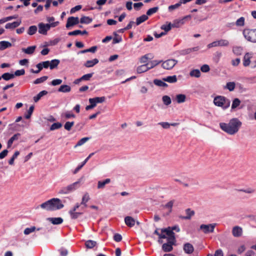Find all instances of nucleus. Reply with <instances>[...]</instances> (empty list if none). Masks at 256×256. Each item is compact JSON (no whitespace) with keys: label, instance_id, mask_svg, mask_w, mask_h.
<instances>
[{"label":"nucleus","instance_id":"obj_1","mask_svg":"<svg viewBox=\"0 0 256 256\" xmlns=\"http://www.w3.org/2000/svg\"><path fill=\"white\" fill-rule=\"evenodd\" d=\"M242 125V122L238 118L231 119L228 123L220 122V126L225 132L230 135L236 134Z\"/></svg>","mask_w":256,"mask_h":256},{"label":"nucleus","instance_id":"obj_2","mask_svg":"<svg viewBox=\"0 0 256 256\" xmlns=\"http://www.w3.org/2000/svg\"><path fill=\"white\" fill-rule=\"evenodd\" d=\"M40 206L48 211H54L62 208L64 206L60 199L53 198L42 204Z\"/></svg>","mask_w":256,"mask_h":256},{"label":"nucleus","instance_id":"obj_3","mask_svg":"<svg viewBox=\"0 0 256 256\" xmlns=\"http://www.w3.org/2000/svg\"><path fill=\"white\" fill-rule=\"evenodd\" d=\"M214 104L215 106L225 110L230 106V101L224 96H218L214 98Z\"/></svg>","mask_w":256,"mask_h":256},{"label":"nucleus","instance_id":"obj_4","mask_svg":"<svg viewBox=\"0 0 256 256\" xmlns=\"http://www.w3.org/2000/svg\"><path fill=\"white\" fill-rule=\"evenodd\" d=\"M80 179L77 182H76L72 184H70L62 188L58 192V194H70L76 189H78L80 186Z\"/></svg>","mask_w":256,"mask_h":256},{"label":"nucleus","instance_id":"obj_5","mask_svg":"<svg viewBox=\"0 0 256 256\" xmlns=\"http://www.w3.org/2000/svg\"><path fill=\"white\" fill-rule=\"evenodd\" d=\"M59 22L58 21L51 24H44L42 22L39 23L38 24V32L40 34L46 35L47 32L50 28H54L58 26Z\"/></svg>","mask_w":256,"mask_h":256},{"label":"nucleus","instance_id":"obj_6","mask_svg":"<svg viewBox=\"0 0 256 256\" xmlns=\"http://www.w3.org/2000/svg\"><path fill=\"white\" fill-rule=\"evenodd\" d=\"M244 38L248 41L256 42V29L246 30L244 31Z\"/></svg>","mask_w":256,"mask_h":256},{"label":"nucleus","instance_id":"obj_7","mask_svg":"<svg viewBox=\"0 0 256 256\" xmlns=\"http://www.w3.org/2000/svg\"><path fill=\"white\" fill-rule=\"evenodd\" d=\"M173 230H176L177 232H179L180 231V229L179 227L177 226H175L172 227H168L166 228H164L163 232H166V236L168 237H170V240L172 242L176 239L174 233L173 232Z\"/></svg>","mask_w":256,"mask_h":256},{"label":"nucleus","instance_id":"obj_8","mask_svg":"<svg viewBox=\"0 0 256 256\" xmlns=\"http://www.w3.org/2000/svg\"><path fill=\"white\" fill-rule=\"evenodd\" d=\"M192 16L190 15H188L184 16L183 18L181 19L175 20H174L172 23L173 28L180 27L185 23L186 21L190 20Z\"/></svg>","mask_w":256,"mask_h":256},{"label":"nucleus","instance_id":"obj_9","mask_svg":"<svg viewBox=\"0 0 256 256\" xmlns=\"http://www.w3.org/2000/svg\"><path fill=\"white\" fill-rule=\"evenodd\" d=\"M216 224H202L200 226V229L203 230L204 234L213 232Z\"/></svg>","mask_w":256,"mask_h":256},{"label":"nucleus","instance_id":"obj_10","mask_svg":"<svg viewBox=\"0 0 256 256\" xmlns=\"http://www.w3.org/2000/svg\"><path fill=\"white\" fill-rule=\"evenodd\" d=\"M166 238H167L168 242L162 244V248L166 252H170L172 250V246L174 244L176 239L172 242L170 240V237L167 236Z\"/></svg>","mask_w":256,"mask_h":256},{"label":"nucleus","instance_id":"obj_11","mask_svg":"<svg viewBox=\"0 0 256 256\" xmlns=\"http://www.w3.org/2000/svg\"><path fill=\"white\" fill-rule=\"evenodd\" d=\"M177 60L173 59L168 60L162 64V67L166 70H170L176 64Z\"/></svg>","mask_w":256,"mask_h":256},{"label":"nucleus","instance_id":"obj_12","mask_svg":"<svg viewBox=\"0 0 256 256\" xmlns=\"http://www.w3.org/2000/svg\"><path fill=\"white\" fill-rule=\"evenodd\" d=\"M79 22V18L78 17L70 16L68 18L66 24V28H69L74 25L78 24Z\"/></svg>","mask_w":256,"mask_h":256},{"label":"nucleus","instance_id":"obj_13","mask_svg":"<svg viewBox=\"0 0 256 256\" xmlns=\"http://www.w3.org/2000/svg\"><path fill=\"white\" fill-rule=\"evenodd\" d=\"M232 234L234 237H240L242 235V229L239 226H235L232 228Z\"/></svg>","mask_w":256,"mask_h":256},{"label":"nucleus","instance_id":"obj_14","mask_svg":"<svg viewBox=\"0 0 256 256\" xmlns=\"http://www.w3.org/2000/svg\"><path fill=\"white\" fill-rule=\"evenodd\" d=\"M252 54L250 53H246L244 55L243 59V64L244 66H248L250 63V58L252 57Z\"/></svg>","mask_w":256,"mask_h":256},{"label":"nucleus","instance_id":"obj_15","mask_svg":"<svg viewBox=\"0 0 256 256\" xmlns=\"http://www.w3.org/2000/svg\"><path fill=\"white\" fill-rule=\"evenodd\" d=\"M154 58V56L152 54H148L143 56H142L140 59V61L141 63H143L144 64H147L148 60H152Z\"/></svg>","mask_w":256,"mask_h":256},{"label":"nucleus","instance_id":"obj_16","mask_svg":"<svg viewBox=\"0 0 256 256\" xmlns=\"http://www.w3.org/2000/svg\"><path fill=\"white\" fill-rule=\"evenodd\" d=\"M21 22V20H20L18 21L14 22L12 23H8L6 24L5 28L6 29H14L18 26L20 24Z\"/></svg>","mask_w":256,"mask_h":256},{"label":"nucleus","instance_id":"obj_17","mask_svg":"<svg viewBox=\"0 0 256 256\" xmlns=\"http://www.w3.org/2000/svg\"><path fill=\"white\" fill-rule=\"evenodd\" d=\"M106 97L102 96V97H95L94 98H90V100L92 101V102L94 104L95 106H96V104L98 103H102L106 101Z\"/></svg>","mask_w":256,"mask_h":256},{"label":"nucleus","instance_id":"obj_18","mask_svg":"<svg viewBox=\"0 0 256 256\" xmlns=\"http://www.w3.org/2000/svg\"><path fill=\"white\" fill-rule=\"evenodd\" d=\"M126 224L130 227H132L134 226L136 221L134 218L131 216H127L124 218Z\"/></svg>","mask_w":256,"mask_h":256},{"label":"nucleus","instance_id":"obj_19","mask_svg":"<svg viewBox=\"0 0 256 256\" xmlns=\"http://www.w3.org/2000/svg\"><path fill=\"white\" fill-rule=\"evenodd\" d=\"M184 250L186 254H192L194 250L192 245L190 243H186L184 245Z\"/></svg>","mask_w":256,"mask_h":256},{"label":"nucleus","instance_id":"obj_20","mask_svg":"<svg viewBox=\"0 0 256 256\" xmlns=\"http://www.w3.org/2000/svg\"><path fill=\"white\" fill-rule=\"evenodd\" d=\"M94 152H92L90 154V155L84 160L82 162V164L78 166L74 170V174H76L83 166H84L86 163V162L88 161V160L91 158L92 156L94 154Z\"/></svg>","mask_w":256,"mask_h":256},{"label":"nucleus","instance_id":"obj_21","mask_svg":"<svg viewBox=\"0 0 256 256\" xmlns=\"http://www.w3.org/2000/svg\"><path fill=\"white\" fill-rule=\"evenodd\" d=\"M47 220L53 224H60L63 222V219L61 218H49Z\"/></svg>","mask_w":256,"mask_h":256},{"label":"nucleus","instance_id":"obj_22","mask_svg":"<svg viewBox=\"0 0 256 256\" xmlns=\"http://www.w3.org/2000/svg\"><path fill=\"white\" fill-rule=\"evenodd\" d=\"M175 100L177 103H184L186 100V96L184 94H178L176 96Z\"/></svg>","mask_w":256,"mask_h":256},{"label":"nucleus","instance_id":"obj_23","mask_svg":"<svg viewBox=\"0 0 256 256\" xmlns=\"http://www.w3.org/2000/svg\"><path fill=\"white\" fill-rule=\"evenodd\" d=\"M173 28L172 26V24H171L170 22H166L165 24H162L160 26V28L164 30V32H166H166H168V31H170L172 28Z\"/></svg>","mask_w":256,"mask_h":256},{"label":"nucleus","instance_id":"obj_24","mask_svg":"<svg viewBox=\"0 0 256 256\" xmlns=\"http://www.w3.org/2000/svg\"><path fill=\"white\" fill-rule=\"evenodd\" d=\"M148 66H149V64H144L138 66L136 68L137 73L142 74L149 70Z\"/></svg>","mask_w":256,"mask_h":256},{"label":"nucleus","instance_id":"obj_25","mask_svg":"<svg viewBox=\"0 0 256 256\" xmlns=\"http://www.w3.org/2000/svg\"><path fill=\"white\" fill-rule=\"evenodd\" d=\"M71 90V88L70 86L66 84H63L60 86L59 88L58 89V92H69Z\"/></svg>","mask_w":256,"mask_h":256},{"label":"nucleus","instance_id":"obj_26","mask_svg":"<svg viewBox=\"0 0 256 256\" xmlns=\"http://www.w3.org/2000/svg\"><path fill=\"white\" fill-rule=\"evenodd\" d=\"M98 62V60L97 58H94L92 60H87L84 66L86 68H90L94 66L95 64Z\"/></svg>","mask_w":256,"mask_h":256},{"label":"nucleus","instance_id":"obj_27","mask_svg":"<svg viewBox=\"0 0 256 256\" xmlns=\"http://www.w3.org/2000/svg\"><path fill=\"white\" fill-rule=\"evenodd\" d=\"M12 44L8 41H1L0 42V50H2L7 48L11 47Z\"/></svg>","mask_w":256,"mask_h":256},{"label":"nucleus","instance_id":"obj_28","mask_svg":"<svg viewBox=\"0 0 256 256\" xmlns=\"http://www.w3.org/2000/svg\"><path fill=\"white\" fill-rule=\"evenodd\" d=\"M20 134L19 133H17L15 134H14L8 142V148H10L13 142L14 141V140H18L20 136Z\"/></svg>","mask_w":256,"mask_h":256},{"label":"nucleus","instance_id":"obj_29","mask_svg":"<svg viewBox=\"0 0 256 256\" xmlns=\"http://www.w3.org/2000/svg\"><path fill=\"white\" fill-rule=\"evenodd\" d=\"M148 19V16L146 14H143L140 17H138L136 19V25L138 26L142 22H145Z\"/></svg>","mask_w":256,"mask_h":256},{"label":"nucleus","instance_id":"obj_30","mask_svg":"<svg viewBox=\"0 0 256 256\" xmlns=\"http://www.w3.org/2000/svg\"><path fill=\"white\" fill-rule=\"evenodd\" d=\"M110 182V178H106L104 181H98V188H104L106 184H109Z\"/></svg>","mask_w":256,"mask_h":256},{"label":"nucleus","instance_id":"obj_31","mask_svg":"<svg viewBox=\"0 0 256 256\" xmlns=\"http://www.w3.org/2000/svg\"><path fill=\"white\" fill-rule=\"evenodd\" d=\"M186 216H181L180 218L184 220H190L191 217L194 215V210H190V208H188L186 210Z\"/></svg>","mask_w":256,"mask_h":256},{"label":"nucleus","instance_id":"obj_32","mask_svg":"<svg viewBox=\"0 0 256 256\" xmlns=\"http://www.w3.org/2000/svg\"><path fill=\"white\" fill-rule=\"evenodd\" d=\"M90 200V195L88 192H86L83 196L81 204L84 205L85 207L87 206L86 202Z\"/></svg>","mask_w":256,"mask_h":256},{"label":"nucleus","instance_id":"obj_33","mask_svg":"<svg viewBox=\"0 0 256 256\" xmlns=\"http://www.w3.org/2000/svg\"><path fill=\"white\" fill-rule=\"evenodd\" d=\"M166 81H164V78L162 80L156 79L154 80V83L156 86H162V87H167L168 84L165 82Z\"/></svg>","mask_w":256,"mask_h":256},{"label":"nucleus","instance_id":"obj_34","mask_svg":"<svg viewBox=\"0 0 256 256\" xmlns=\"http://www.w3.org/2000/svg\"><path fill=\"white\" fill-rule=\"evenodd\" d=\"M36 48V46H34L28 47L26 48H22V50L26 54H31L34 52Z\"/></svg>","mask_w":256,"mask_h":256},{"label":"nucleus","instance_id":"obj_35","mask_svg":"<svg viewBox=\"0 0 256 256\" xmlns=\"http://www.w3.org/2000/svg\"><path fill=\"white\" fill-rule=\"evenodd\" d=\"M236 87V84L234 82H228L226 85L224 86L225 89L228 90L230 92L233 91Z\"/></svg>","mask_w":256,"mask_h":256},{"label":"nucleus","instance_id":"obj_36","mask_svg":"<svg viewBox=\"0 0 256 256\" xmlns=\"http://www.w3.org/2000/svg\"><path fill=\"white\" fill-rule=\"evenodd\" d=\"M164 81H166L170 83H174L177 81V78L175 75L168 76L165 78H164Z\"/></svg>","mask_w":256,"mask_h":256},{"label":"nucleus","instance_id":"obj_37","mask_svg":"<svg viewBox=\"0 0 256 256\" xmlns=\"http://www.w3.org/2000/svg\"><path fill=\"white\" fill-rule=\"evenodd\" d=\"M96 242L92 240H86L85 242V246L88 248H92L96 245Z\"/></svg>","mask_w":256,"mask_h":256},{"label":"nucleus","instance_id":"obj_38","mask_svg":"<svg viewBox=\"0 0 256 256\" xmlns=\"http://www.w3.org/2000/svg\"><path fill=\"white\" fill-rule=\"evenodd\" d=\"M174 202V200H172L168 202L166 204L163 206L164 208L168 209V210L169 213L171 212Z\"/></svg>","mask_w":256,"mask_h":256},{"label":"nucleus","instance_id":"obj_39","mask_svg":"<svg viewBox=\"0 0 256 256\" xmlns=\"http://www.w3.org/2000/svg\"><path fill=\"white\" fill-rule=\"evenodd\" d=\"M0 77H2V78H3L4 80H8L10 79L14 78V74H13L6 72V73H4V74H2Z\"/></svg>","mask_w":256,"mask_h":256},{"label":"nucleus","instance_id":"obj_40","mask_svg":"<svg viewBox=\"0 0 256 256\" xmlns=\"http://www.w3.org/2000/svg\"><path fill=\"white\" fill-rule=\"evenodd\" d=\"M50 62V70H52L54 68H56L58 64L60 62V60L57 59H54L52 60H51Z\"/></svg>","mask_w":256,"mask_h":256},{"label":"nucleus","instance_id":"obj_41","mask_svg":"<svg viewBox=\"0 0 256 256\" xmlns=\"http://www.w3.org/2000/svg\"><path fill=\"white\" fill-rule=\"evenodd\" d=\"M47 93L48 92L46 90L40 92L36 96L34 97V100L36 102H38L43 96L46 95Z\"/></svg>","mask_w":256,"mask_h":256},{"label":"nucleus","instance_id":"obj_42","mask_svg":"<svg viewBox=\"0 0 256 256\" xmlns=\"http://www.w3.org/2000/svg\"><path fill=\"white\" fill-rule=\"evenodd\" d=\"M163 230L164 229H162L161 232L160 233L158 231V229H156L154 232V234H157L158 236L160 239L166 238L167 236L166 232H163Z\"/></svg>","mask_w":256,"mask_h":256},{"label":"nucleus","instance_id":"obj_43","mask_svg":"<svg viewBox=\"0 0 256 256\" xmlns=\"http://www.w3.org/2000/svg\"><path fill=\"white\" fill-rule=\"evenodd\" d=\"M162 101L166 106H169L172 103L170 98L166 95L162 97Z\"/></svg>","mask_w":256,"mask_h":256},{"label":"nucleus","instance_id":"obj_44","mask_svg":"<svg viewBox=\"0 0 256 256\" xmlns=\"http://www.w3.org/2000/svg\"><path fill=\"white\" fill-rule=\"evenodd\" d=\"M242 48L241 46H234L232 48L233 52L236 55H240L242 52Z\"/></svg>","mask_w":256,"mask_h":256},{"label":"nucleus","instance_id":"obj_45","mask_svg":"<svg viewBox=\"0 0 256 256\" xmlns=\"http://www.w3.org/2000/svg\"><path fill=\"white\" fill-rule=\"evenodd\" d=\"M240 100L238 98H235L232 102V109L234 110L238 108L240 104Z\"/></svg>","mask_w":256,"mask_h":256},{"label":"nucleus","instance_id":"obj_46","mask_svg":"<svg viewBox=\"0 0 256 256\" xmlns=\"http://www.w3.org/2000/svg\"><path fill=\"white\" fill-rule=\"evenodd\" d=\"M200 74H201L200 72L198 69L193 70L190 73V75L191 76L196 77V78L200 77Z\"/></svg>","mask_w":256,"mask_h":256},{"label":"nucleus","instance_id":"obj_47","mask_svg":"<svg viewBox=\"0 0 256 256\" xmlns=\"http://www.w3.org/2000/svg\"><path fill=\"white\" fill-rule=\"evenodd\" d=\"M62 116H64L66 119H70V118H76L75 114L70 111H67L66 112L62 114Z\"/></svg>","mask_w":256,"mask_h":256},{"label":"nucleus","instance_id":"obj_48","mask_svg":"<svg viewBox=\"0 0 256 256\" xmlns=\"http://www.w3.org/2000/svg\"><path fill=\"white\" fill-rule=\"evenodd\" d=\"M68 212L72 219H76L82 214V212H76V211H69Z\"/></svg>","mask_w":256,"mask_h":256},{"label":"nucleus","instance_id":"obj_49","mask_svg":"<svg viewBox=\"0 0 256 256\" xmlns=\"http://www.w3.org/2000/svg\"><path fill=\"white\" fill-rule=\"evenodd\" d=\"M92 22V19L90 18L88 16H84L82 17L80 20V22L82 24H88Z\"/></svg>","mask_w":256,"mask_h":256},{"label":"nucleus","instance_id":"obj_50","mask_svg":"<svg viewBox=\"0 0 256 256\" xmlns=\"http://www.w3.org/2000/svg\"><path fill=\"white\" fill-rule=\"evenodd\" d=\"M219 46H228L230 45V42L226 39H220L218 40Z\"/></svg>","mask_w":256,"mask_h":256},{"label":"nucleus","instance_id":"obj_51","mask_svg":"<svg viewBox=\"0 0 256 256\" xmlns=\"http://www.w3.org/2000/svg\"><path fill=\"white\" fill-rule=\"evenodd\" d=\"M38 28L36 26H32L28 28V34L30 36L33 35L36 32Z\"/></svg>","mask_w":256,"mask_h":256},{"label":"nucleus","instance_id":"obj_52","mask_svg":"<svg viewBox=\"0 0 256 256\" xmlns=\"http://www.w3.org/2000/svg\"><path fill=\"white\" fill-rule=\"evenodd\" d=\"M74 122H66L64 125V128L66 130L70 131L74 125Z\"/></svg>","mask_w":256,"mask_h":256},{"label":"nucleus","instance_id":"obj_53","mask_svg":"<svg viewBox=\"0 0 256 256\" xmlns=\"http://www.w3.org/2000/svg\"><path fill=\"white\" fill-rule=\"evenodd\" d=\"M161 61H158L156 60L151 61L150 62L147 63L146 64H149L148 66V70H150L156 66L158 65L160 63Z\"/></svg>","mask_w":256,"mask_h":256},{"label":"nucleus","instance_id":"obj_54","mask_svg":"<svg viewBox=\"0 0 256 256\" xmlns=\"http://www.w3.org/2000/svg\"><path fill=\"white\" fill-rule=\"evenodd\" d=\"M48 77L47 76H43L41 78L36 79L34 81V84H39L42 83V82H44V81H46L48 79Z\"/></svg>","mask_w":256,"mask_h":256},{"label":"nucleus","instance_id":"obj_55","mask_svg":"<svg viewBox=\"0 0 256 256\" xmlns=\"http://www.w3.org/2000/svg\"><path fill=\"white\" fill-rule=\"evenodd\" d=\"M20 154V152L18 151H16L13 154L12 156L9 160L8 163L10 165H12L14 164V160L17 158V156Z\"/></svg>","mask_w":256,"mask_h":256},{"label":"nucleus","instance_id":"obj_56","mask_svg":"<svg viewBox=\"0 0 256 256\" xmlns=\"http://www.w3.org/2000/svg\"><path fill=\"white\" fill-rule=\"evenodd\" d=\"M90 138L88 137H85L81 138L76 144V147L82 146L84 143H86L88 140H90Z\"/></svg>","mask_w":256,"mask_h":256},{"label":"nucleus","instance_id":"obj_57","mask_svg":"<svg viewBox=\"0 0 256 256\" xmlns=\"http://www.w3.org/2000/svg\"><path fill=\"white\" fill-rule=\"evenodd\" d=\"M158 10V7L156 6L150 8L146 12V16H151L152 14L156 13Z\"/></svg>","mask_w":256,"mask_h":256},{"label":"nucleus","instance_id":"obj_58","mask_svg":"<svg viewBox=\"0 0 256 256\" xmlns=\"http://www.w3.org/2000/svg\"><path fill=\"white\" fill-rule=\"evenodd\" d=\"M36 230V228L34 226L30 228H28L24 230V233L26 235H28L34 232Z\"/></svg>","mask_w":256,"mask_h":256},{"label":"nucleus","instance_id":"obj_59","mask_svg":"<svg viewBox=\"0 0 256 256\" xmlns=\"http://www.w3.org/2000/svg\"><path fill=\"white\" fill-rule=\"evenodd\" d=\"M62 126V124L60 122H56L54 123L50 126V130H54L56 129H58Z\"/></svg>","mask_w":256,"mask_h":256},{"label":"nucleus","instance_id":"obj_60","mask_svg":"<svg viewBox=\"0 0 256 256\" xmlns=\"http://www.w3.org/2000/svg\"><path fill=\"white\" fill-rule=\"evenodd\" d=\"M199 50L198 46H196L192 48H187L184 50V54H188L193 52L198 51Z\"/></svg>","mask_w":256,"mask_h":256},{"label":"nucleus","instance_id":"obj_61","mask_svg":"<svg viewBox=\"0 0 256 256\" xmlns=\"http://www.w3.org/2000/svg\"><path fill=\"white\" fill-rule=\"evenodd\" d=\"M244 18L240 17L236 21V24L237 26H244Z\"/></svg>","mask_w":256,"mask_h":256},{"label":"nucleus","instance_id":"obj_62","mask_svg":"<svg viewBox=\"0 0 256 256\" xmlns=\"http://www.w3.org/2000/svg\"><path fill=\"white\" fill-rule=\"evenodd\" d=\"M34 110V106H32L30 107V108L28 111L27 114H26L25 115L26 118L29 119L30 118V116L33 112Z\"/></svg>","mask_w":256,"mask_h":256},{"label":"nucleus","instance_id":"obj_63","mask_svg":"<svg viewBox=\"0 0 256 256\" xmlns=\"http://www.w3.org/2000/svg\"><path fill=\"white\" fill-rule=\"evenodd\" d=\"M181 6L180 2L170 6L168 8V10L170 12H172L174 10L178 8Z\"/></svg>","mask_w":256,"mask_h":256},{"label":"nucleus","instance_id":"obj_64","mask_svg":"<svg viewBox=\"0 0 256 256\" xmlns=\"http://www.w3.org/2000/svg\"><path fill=\"white\" fill-rule=\"evenodd\" d=\"M114 34L116 36V37L114 38L112 43L115 44L120 42L122 40V38L120 36H118L116 32Z\"/></svg>","mask_w":256,"mask_h":256}]
</instances>
